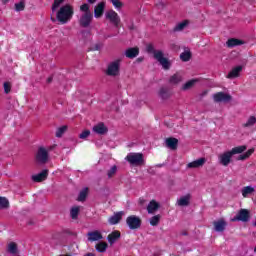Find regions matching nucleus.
<instances>
[{
    "mask_svg": "<svg viewBox=\"0 0 256 256\" xmlns=\"http://www.w3.org/2000/svg\"><path fill=\"white\" fill-rule=\"evenodd\" d=\"M212 97L215 103H229L231 101V95L225 92L215 93Z\"/></svg>",
    "mask_w": 256,
    "mask_h": 256,
    "instance_id": "1a4fd4ad",
    "label": "nucleus"
},
{
    "mask_svg": "<svg viewBox=\"0 0 256 256\" xmlns=\"http://www.w3.org/2000/svg\"><path fill=\"white\" fill-rule=\"evenodd\" d=\"M241 193L244 198H247L249 195H253V193H255V187L245 186L242 188Z\"/></svg>",
    "mask_w": 256,
    "mask_h": 256,
    "instance_id": "cd10ccee",
    "label": "nucleus"
},
{
    "mask_svg": "<svg viewBox=\"0 0 256 256\" xmlns=\"http://www.w3.org/2000/svg\"><path fill=\"white\" fill-rule=\"evenodd\" d=\"M107 247H108L107 242H99L95 246L96 251H98V253H105V251H107Z\"/></svg>",
    "mask_w": 256,
    "mask_h": 256,
    "instance_id": "7c9ffc66",
    "label": "nucleus"
},
{
    "mask_svg": "<svg viewBox=\"0 0 256 256\" xmlns=\"http://www.w3.org/2000/svg\"><path fill=\"white\" fill-rule=\"evenodd\" d=\"M95 1H97V0H88V3L93 4V3H95Z\"/></svg>",
    "mask_w": 256,
    "mask_h": 256,
    "instance_id": "8fccbe9b",
    "label": "nucleus"
},
{
    "mask_svg": "<svg viewBox=\"0 0 256 256\" xmlns=\"http://www.w3.org/2000/svg\"><path fill=\"white\" fill-rule=\"evenodd\" d=\"M0 209H9V200L5 197H0Z\"/></svg>",
    "mask_w": 256,
    "mask_h": 256,
    "instance_id": "c9c22d12",
    "label": "nucleus"
},
{
    "mask_svg": "<svg viewBox=\"0 0 256 256\" xmlns=\"http://www.w3.org/2000/svg\"><path fill=\"white\" fill-rule=\"evenodd\" d=\"M190 203H191V194H185L183 196H180L176 201V205L178 207H188Z\"/></svg>",
    "mask_w": 256,
    "mask_h": 256,
    "instance_id": "4468645a",
    "label": "nucleus"
},
{
    "mask_svg": "<svg viewBox=\"0 0 256 256\" xmlns=\"http://www.w3.org/2000/svg\"><path fill=\"white\" fill-rule=\"evenodd\" d=\"M255 124H256V116L255 115H250L246 119L244 124H242V127H244L245 129H249L250 127H255Z\"/></svg>",
    "mask_w": 256,
    "mask_h": 256,
    "instance_id": "b1692460",
    "label": "nucleus"
},
{
    "mask_svg": "<svg viewBox=\"0 0 256 256\" xmlns=\"http://www.w3.org/2000/svg\"><path fill=\"white\" fill-rule=\"evenodd\" d=\"M159 202L152 200L149 202L148 206H147V212L150 215H153V213H157V211L159 210Z\"/></svg>",
    "mask_w": 256,
    "mask_h": 256,
    "instance_id": "aec40b11",
    "label": "nucleus"
},
{
    "mask_svg": "<svg viewBox=\"0 0 256 256\" xmlns=\"http://www.w3.org/2000/svg\"><path fill=\"white\" fill-rule=\"evenodd\" d=\"M80 18L79 24L81 27H89L93 21V13L89 10V4H83L80 6Z\"/></svg>",
    "mask_w": 256,
    "mask_h": 256,
    "instance_id": "7ed1b4c3",
    "label": "nucleus"
},
{
    "mask_svg": "<svg viewBox=\"0 0 256 256\" xmlns=\"http://www.w3.org/2000/svg\"><path fill=\"white\" fill-rule=\"evenodd\" d=\"M241 71H243V67L236 66L234 67L227 75L228 79H236V77H239Z\"/></svg>",
    "mask_w": 256,
    "mask_h": 256,
    "instance_id": "4be33fe9",
    "label": "nucleus"
},
{
    "mask_svg": "<svg viewBox=\"0 0 256 256\" xmlns=\"http://www.w3.org/2000/svg\"><path fill=\"white\" fill-rule=\"evenodd\" d=\"M159 95L162 99H167V97H169V93L165 90V88L160 89Z\"/></svg>",
    "mask_w": 256,
    "mask_h": 256,
    "instance_id": "37998d69",
    "label": "nucleus"
},
{
    "mask_svg": "<svg viewBox=\"0 0 256 256\" xmlns=\"http://www.w3.org/2000/svg\"><path fill=\"white\" fill-rule=\"evenodd\" d=\"M165 143H166V147H168V149L175 150V149H177L179 140H177V138H168L165 140Z\"/></svg>",
    "mask_w": 256,
    "mask_h": 256,
    "instance_id": "a878e982",
    "label": "nucleus"
},
{
    "mask_svg": "<svg viewBox=\"0 0 256 256\" xmlns=\"http://www.w3.org/2000/svg\"><path fill=\"white\" fill-rule=\"evenodd\" d=\"M88 237V241H90V243H93L95 241H101L103 239V234L101 233V231L95 230L92 232H89L87 234Z\"/></svg>",
    "mask_w": 256,
    "mask_h": 256,
    "instance_id": "dca6fc26",
    "label": "nucleus"
},
{
    "mask_svg": "<svg viewBox=\"0 0 256 256\" xmlns=\"http://www.w3.org/2000/svg\"><path fill=\"white\" fill-rule=\"evenodd\" d=\"M79 211H81V208L79 206H73L70 210V215L72 219H77L79 217Z\"/></svg>",
    "mask_w": 256,
    "mask_h": 256,
    "instance_id": "72a5a7b5",
    "label": "nucleus"
},
{
    "mask_svg": "<svg viewBox=\"0 0 256 256\" xmlns=\"http://www.w3.org/2000/svg\"><path fill=\"white\" fill-rule=\"evenodd\" d=\"M125 55L128 59H135L139 55V48H129L126 50Z\"/></svg>",
    "mask_w": 256,
    "mask_h": 256,
    "instance_id": "c85d7f7f",
    "label": "nucleus"
},
{
    "mask_svg": "<svg viewBox=\"0 0 256 256\" xmlns=\"http://www.w3.org/2000/svg\"><path fill=\"white\" fill-rule=\"evenodd\" d=\"M55 147V145L49 146L47 148L40 147L36 154V161H38V163H47V161H49V151H53Z\"/></svg>",
    "mask_w": 256,
    "mask_h": 256,
    "instance_id": "39448f33",
    "label": "nucleus"
},
{
    "mask_svg": "<svg viewBox=\"0 0 256 256\" xmlns=\"http://www.w3.org/2000/svg\"><path fill=\"white\" fill-rule=\"evenodd\" d=\"M213 226H214V230L217 233H223V231H225V228L227 227V221H225V219L223 218H220L214 221Z\"/></svg>",
    "mask_w": 256,
    "mask_h": 256,
    "instance_id": "ddd939ff",
    "label": "nucleus"
},
{
    "mask_svg": "<svg viewBox=\"0 0 256 256\" xmlns=\"http://www.w3.org/2000/svg\"><path fill=\"white\" fill-rule=\"evenodd\" d=\"M180 59L181 61H189L191 59V51L190 50H185L180 54Z\"/></svg>",
    "mask_w": 256,
    "mask_h": 256,
    "instance_id": "f704fd0d",
    "label": "nucleus"
},
{
    "mask_svg": "<svg viewBox=\"0 0 256 256\" xmlns=\"http://www.w3.org/2000/svg\"><path fill=\"white\" fill-rule=\"evenodd\" d=\"M110 1L114 5L115 9H117L118 11L123 7V3H121V1L119 0H110Z\"/></svg>",
    "mask_w": 256,
    "mask_h": 256,
    "instance_id": "a19ab883",
    "label": "nucleus"
},
{
    "mask_svg": "<svg viewBox=\"0 0 256 256\" xmlns=\"http://www.w3.org/2000/svg\"><path fill=\"white\" fill-rule=\"evenodd\" d=\"M103 47V44H96L95 46H94V50L95 51H99V49H101Z\"/></svg>",
    "mask_w": 256,
    "mask_h": 256,
    "instance_id": "49530a36",
    "label": "nucleus"
},
{
    "mask_svg": "<svg viewBox=\"0 0 256 256\" xmlns=\"http://www.w3.org/2000/svg\"><path fill=\"white\" fill-rule=\"evenodd\" d=\"M106 19L110 21V23H113L115 27H119V23H121V18L119 17V14L115 12L114 10H109L105 13Z\"/></svg>",
    "mask_w": 256,
    "mask_h": 256,
    "instance_id": "6e6552de",
    "label": "nucleus"
},
{
    "mask_svg": "<svg viewBox=\"0 0 256 256\" xmlns=\"http://www.w3.org/2000/svg\"><path fill=\"white\" fill-rule=\"evenodd\" d=\"M253 153H255V148L247 150V145L235 146L231 150L224 151L218 155V163L223 167H229V164L233 161V155H239L237 161H247Z\"/></svg>",
    "mask_w": 256,
    "mask_h": 256,
    "instance_id": "f257e3e1",
    "label": "nucleus"
},
{
    "mask_svg": "<svg viewBox=\"0 0 256 256\" xmlns=\"http://www.w3.org/2000/svg\"><path fill=\"white\" fill-rule=\"evenodd\" d=\"M87 193H89V189L84 188L78 196V201H85V199L87 198Z\"/></svg>",
    "mask_w": 256,
    "mask_h": 256,
    "instance_id": "e433bc0d",
    "label": "nucleus"
},
{
    "mask_svg": "<svg viewBox=\"0 0 256 256\" xmlns=\"http://www.w3.org/2000/svg\"><path fill=\"white\" fill-rule=\"evenodd\" d=\"M4 93H11V83L9 82L4 83Z\"/></svg>",
    "mask_w": 256,
    "mask_h": 256,
    "instance_id": "a18cd8bd",
    "label": "nucleus"
},
{
    "mask_svg": "<svg viewBox=\"0 0 256 256\" xmlns=\"http://www.w3.org/2000/svg\"><path fill=\"white\" fill-rule=\"evenodd\" d=\"M7 1H9V0H2L3 3H7Z\"/></svg>",
    "mask_w": 256,
    "mask_h": 256,
    "instance_id": "3c124183",
    "label": "nucleus"
},
{
    "mask_svg": "<svg viewBox=\"0 0 256 256\" xmlns=\"http://www.w3.org/2000/svg\"><path fill=\"white\" fill-rule=\"evenodd\" d=\"M7 251L8 253H10V255H13V256L19 255V249L17 248V244L15 242H10L8 244Z\"/></svg>",
    "mask_w": 256,
    "mask_h": 256,
    "instance_id": "bb28decb",
    "label": "nucleus"
},
{
    "mask_svg": "<svg viewBox=\"0 0 256 256\" xmlns=\"http://www.w3.org/2000/svg\"><path fill=\"white\" fill-rule=\"evenodd\" d=\"M207 163V159L205 158H198L197 160H194L187 164V169H201L203 165Z\"/></svg>",
    "mask_w": 256,
    "mask_h": 256,
    "instance_id": "f8f14e48",
    "label": "nucleus"
},
{
    "mask_svg": "<svg viewBox=\"0 0 256 256\" xmlns=\"http://www.w3.org/2000/svg\"><path fill=\"white\" fill-rule=\"evenodd\" d=\"M119 239H121V232H119L118 230L113 231L107 236V241L108 243H110V245L117 243Z\"/></svg>",
    "mask_w": 256,
    "mask_h": 256,
    "instance_id": "f3484780",
    "label": "nucleus"
},
{
    "mask_svg": "<svg viewBox=\"0 0 256 256\" xmlns=\"http://www.w3.org/2000/svg\"><path fill=\"white\" fill-rule=\"evenodd\" d=\"M188 25H189V21L188 20H183L182 22H179L175 26V31H183V29H185Z\"/></svg>",
    "mask_w": 256,
    "mask_h": 256,
    "instance_id": "473e14b6",
    "label": "nucleus"
},
{
    "mask_svg": "<svg viewBox=\"0 0 256 256\" xmlns=\"http://www.w3.org/2000/svg\"><path fill=\"white\" fill-rule=\"evenodd\" d=\"M92 131L93 133H96V135H107L109 128L100 122L93 126Z\"/></svg>",
    "mask_w": 256,
    "mask_h": 256,
    "instance_id": "2eb2a0df",
    "label": "nucleus"
},
{
    "mask_svg": "<svg viewBox=\"0 0 256 256\" xmlns=\"http://www.w3.org/2000/svg\"><path fill=\"white\" fill-rule=\"evenodd\" d=\"M67 131V126H61L56 130V137H63L65 132Z\"/></svg>",
    "mask_w": 256,
    "mask_h": 256,
    "instance_id": "4c0bfd02",
    "label": "nucleus"
},
{
    "mask_svg": "<svg viewBox=\"0 0 256 256\" xmlns=\"http://www.w3.org/2000/svg\"><path fill=\"white\" fill-rule=\"evenodd\" d=\"M126 223L129 229H139L141 227V218L138 216L132 215L126 219Z\"/></svg>",
    "mask_w": 256,
    "mask_h": 256,
    "instance_id": "9d476101",
    "label": "nucleus"
},
{
    "mask_svg": "<svg viewBox=\"0 0 256 256\" xmlns=\"http://www.w3.org/2000/svg\"><path fill=\"white\" fill-rule=\"evenodd\" d=\"M197 83H199V79L194 78L191 79L189 81H187L186 83H184L181 87L182 91H189L190 89H193L194 85H197Z\"/></svg>",
    "mask_w": 256,
    "mask_h": 256,
    "instance_id": "412c9836",
    "label": "nucleus"
},
{
    "mask_svg": "<svg viewBox=\"0 0 256 256\" xmlns=\"http://www.w3.org/2000/svg\"><path fill=\"white\" fill-rule=\"evenodd\" d=\"M48 175L49 170H43L42 172L33 175L32 180L35 181V183H41V181H45V179H47Z\"/></svg>",
    "mask_w": 256,
    "mask_h": 256,
    "instance_id": "a211bd4d",
    "label": "nucleus"
},
{
    "mask_svg": "<svg viewBox=\"0 0 256 256\" xmlns=\"http://www.w3.org/2000/svg\"><path fill=\"white\" fill-rule=\"evenodd\" d=\"M123 217V212H118L115 213L114 215H112L109 219H108V223L110 225H117V223H119V221H121Z\"/></svg>",
    "mask_w": 256,
    "mask_h": 256,
    "instance_id": "393cba45",
    "label": "nucleus"
},
{
    "mask_svg": "<svg viewBox=\"0 0 256 256\" xmlns=\"http://www.w3.org/2000/svg\"><path fill=\"white\" fill-rule=\"evenodd\" d=\"M159 221H161V215H155L149 219V223L152 227H157L159 225Z\"/></svg>",
    "mask_w": 256,
    "mask_h": 256,
    "instance_id": "2f4dec72",
    "label": "nucleus"
},
{
    "mask_svg": "<svg viewBox=\"0 0 256 256\" xmlns=\"http://www.w3.org/2000/svg\"><path fill=\"white\" fill-rule=\"evenodd\" d=\"M16 11H23L25 9V2L21 1L15 4Z\"/></svg>",
    "mask_w": 256,
    "mask_h": 256,
    "instance_id": "79ce46f5",
    "label": "nucleus"
},
{
    "mask_svg": "<svg viewBox=\"0 0 256 256\" xmlns=\"http://www.w3.org/2000/svg\"><path fill=\"white\" fill-rule=\"evenodd\" d=\"M171 85H179L183 81V74L177 72L170 77Z\"/></svg>",
    "mask_w": 256,
    "mask_h": 256,
    "instance_id": "5701e85b",
    "label": "nucleus"
},
{
    "mask_svg": "<svg viewBox=\"0 0 256 256\" xmlns=\"http://www.w3.org/2000/svg\"><path fill=\"white\" fill-rule=\"evenodd\" d=\"M84 256H95V254H93V253H87V254L84 255Z\"/></svg>",
    "mask_w": 256,
    "mask_h": 256,
    "instance_id": "09e8293b",
    "label": "nucleus"
},
{
    "mask_svg": "<svg viewBox=\"0 0 256 256\" xmlns=\"http://www.w3.org/2000/svg\"><path fill=\"white\" fill-rule=\"evenodd\" d=\"M126 161L130 163V165H134L135 167H140V165H145V159L143 158V154L131 152L126 156Z\"/></svg>",
    "mask_w": 256,
    "mask_h": 256,
    "instance_id": "423d86ee",
    "label": "nucleus"
},
{
    "mask_svg": "<svg viewBox=\"0 0 256 256\" xmlns=\"http://www.w3.org/2000/svg\"><path fill=\"white\" fill-rule=\"evenodd\" d=\"M91 135V131L90 130H84L79 134V139H87V137H89Z\"/></svg>",
    "mask_w": 256,
    "mask_h": 256,
    "instance_id": "ea45409f",
    "label": "nucleus"
},
{
    "mask_svg": "<svg viewBox=\"0 0 256 256\" xmlns=\"http://www.w3.org/2000/svg\"><path fill=\"white\" fill-rule=\"evenodd\" d=\"M73 6L70 4H65L59 8V10L56 13V19L58 23H61V25H66V23H69L71 19H73Z\"/></svg>",
    "mask_w": 256,
    "mask_h": 256,
    "instance_id": "f03ea898",
    "label": "nucleus"
},
{
    "mask_svg": "<svg viewBox=\"0 0 256 256\" xmlns=\"http://www.w3.org/2000/svg\"><path fill=\"white\" fill-rule=\"evenodd\" d=\"M154 59L158 61L164 71H169L171 69V65H173V61L169 60V58L165 57V54L161 50L153 51Z\"/></svg>",
    "mask_w": 256,
    "mask_h": 256,
    "instance_id": "20e7f679",
    "label": "nucleus"
},
{
    "mask_svg": "<svg viewBox=\"0 0 256 256\" xmlns=\"http://www.w3.org/2000/svg\"><path fill=\"white\" fill-rule=\"evenodd\" d=\"M231 221H242L243 223H247V221H249V210L241 209L235 217L231 218Z\"/></svg>",
    "mask_w": 256,
    "mask_h": 256,
    "instance_id": "9b49d317",
    "label": "nucleus"
},
{
    "mask_svg": "<svg viewBox=\"0 0 256 256\" xmlns=\"http://www.w3.org/2000/svg\"><path fill=\"white\" fill-rule=\"evenodd\" d=\"M63 1L65 0H54V3L52 5V11L53 13H55V11L61 7V5L63 4Z\"/></svg>",
    "mask_w": 256,
    "mask_h": 256,
    "instance_id": "58836bf2",
    "label": "nucleus"
},
{
    "mask_svg": "<svg viewBox=\"0 0 256 256\" xmlns=\"http://www.w3.org/2000/svg\"><path fill=\"white\" fill-rule=\"evenodd\" d=\"M103 11H105V2H100L94 9V17L99 19L103 16Z\"/></svg>",
    "mask_w": 256,
    "mask_h": 256,
    "instance_id": "6ab92c4d",
    "label": "nucleus"
},
{
    "mask_svg": "<svg viewBox=\"0 0 256 256\" xmlns=\"http://www.w3.org/2000/svg\"><path fill=\"white\" fill-rule=\"evenodd\" d=\"M147 51H153V45H148L147 46Z\"/></svg>",
    "mask_w": 256,
    "mask_h": 256,
    "instance_id": "de8ad7c7",
    "label": "nucleus"
},
{
    "mask_svg": "<svg viewBox=\"0 0 256 256\" xmlns=\"http://www.w3.org/2000/svg\"><path fill=\"white\" fill-rule=\"evenodd\" d=\"M227 47H239L243 45V41L235 38H231L226 42Z\"/></svg>",
    "mask_w": 256,
    "mask_h": 256,
    "instance_id": "c756f323",
    "label": "nucleus"
},
{
    "mask_svg": "<svg viewBox=\"0 0 256 256\" xmlns=\"http://www.w3.org/2000/svg\"><path fill=\"white\" fill-rule=\"evenodd\" d=\"M121 70V59L114 60L108 64L106 69V75L109 77H117L119 76Z\"/></svg>",
    "mask_w": 256,
    "mask_h": 256,
    "instance_id": "0eeeda50",
    "label": "nucleus"
},
{
    "mask_svg": "<svg viewBox=\"0 0 256 256\" xmlns=\"http://www.w3.org/2000/svg\"><path fill=\"white\" fill-rule=\"evenodd\" d=\"M117 173V166H112L110 170L108 171V177H113Z\"/></svg>",
    "mask_w": 256,
    "mask_h": 256,
    "instance_id": "c03bdc74",
    "label": "nucleus"
}]
</instances>
